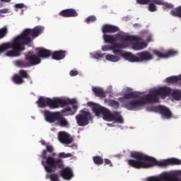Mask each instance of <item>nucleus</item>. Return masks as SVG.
Returning a JSON list of instances; mask_svg holds the SVG:
<instances>
[{
    "label": "nucleus",
    "instance_id": "f257e3e1",
    "mask_svg": "<svg viewBox=\"0 0 181 181\" xmlns=\"http://www.w3.org/2000/svg\"><path fill=\"white\" fill-rule=\"evenodd\" d=\"M42 33L43 27L42 26H35L33 29H25L13 42H8L10 49H12V50L7 52L6 55L8 57H18V56H21V52L25 50V46L32 43V38L30 36H32L35 39V37H37L40 35H42Z\"/></svg>",
    "mask_w": 181,
    "mask_h": 181
},
{
    "label": "nucleus",
    "instance_id": "f03ea898",
    "mask_svg": "<svg viewBox=\"0 0 181 181\" xmlns=\"http://www.w3.org/2000/svg\"><path fill=\"white\" fill-rule=\"evenodd\" d=\"M131 158L127 163L135 169H148L152 166H168L169 165H181V160L177 158H171L165 161H158L155 158L146 156L141 152H132ZM135 159V160H134Z\"/></svg>",
    "mask_w": 181,
    "mask_h": 181
},
{
    "label": "nucleus",
    "instance_id": "7ed1b4c3",
    "mask_svg": "<svg viewBox=\"0 0 181 181\" xmlns=\"http://www.w3.org/2000/svg\"><path fill=\"white\" fill-rule=\"evenodd\" d=\"M40 144L45 146V149L42 150L40 156L42 159V165L44 166L45 170L47 173H54L57 169H63L64 168V163L62 158H54L53 156H47V153H53L54 152V147L50 143H46L45 140H41Z\"/></svg>",
    "mask_w": 181,
    "mask_h": 181
},
{
    "label": "nucleus",
    "instance_id": "20e7f679",
    "mask_svg": "<svg viewBox=\"0 0 181 181\" xmlns=\"http://www.w3.org/2000/svg\"><path fill=\"white\" fill-rule=\"evenodd\" d=\"M77 104V100L76 99H68L62 100L61 98H55L54 99L49 98V108L56 109L59 108V107H66V105H72V108L70 107H66L61 111L62 114L69 117V115H74L78 110V105Z\"/></svg>",
    "mask_w": 181,
    "mask_h": 181
},
{
    "label": "nucleus",
    "instance_id": "39448f33",
    "mask_svg": "<svg viewBox=\"0 0 181 181\" xmlns=\"http://www.w3.org/2000/svg\"><path fill=\"white\" fill-rule=\"evenodd\" d=\"M114 53L116 54H119L128 62H131L132 63H135L138 62H149V60H152L153 59V56L148 51H143L141 52L137 53V56L131 53V52H124L122 50H117L115 49Z\"/></svg>",
    "mask_w": 181,
    "mask_h": 181
},
{
    "label": "nucleus",
    "instance_id": "423d86ee",
    "mask_svg": "<svg viewBox=\"0 0 181 181\" xmlns=\"http://www.w3.org/2000/svg\"><path fill=\"white\" fill-rule=\"evenodd\" d=\"M42 60L37 55L33 54V52L29 51L25 54V60L18 59L14 62L15 65L21 69H26L28 67H32V66H36L40 64Z\"/></svg>",
    "mask_w": 181,
    "mask_h": 181
},
{
    "label": "nucleus",
    "instance_id": "0eeeda50",
    "mask_svg": "<svg viewBox=\"0 0 181 181\" xmlns=\"http://www.w3.org/2000/svg\"><path fill=\"white\" fill-rule=\"evenodd\" d=\"M76 119L78 127H86L91 121V113L88 109L85 108L80 110V113L76 116Z\"/></svg>",
    "mask_w": 181,
    "mask_h": 181
},
{
    "label": "nucleus",
    "instance_id": "6e6552de",
    "mask_svg": "<svg viewBox=\"0 0 181 181\" xmlns=\"http://www.w3.org/2000/svg\"><path fill=\"white\" fill-rule=\"evenodd\" d=\"M147 181H181V180L173 173L165 172L160 174L158 177H148Z\"/></svg>",
    "mask_w": 181,
    "mask_h": 181
},
{
    "label": "nucleus",
    "instance_id": "1a4fd4ad",
    "mask_svg": "<svg viewBox=\"0 0 181 181\" xmlns=\"http://www.w3.org/2000/svg\"><path fill=\"white\" fill-rule=\"evenodd\" d=\"M124 105L130 111H139L141 107L145 105V102L142 100V97H141L139 99L129 101Z\"/></svg>",
    "mask_w": 181,
    "mask_h": 181
},
{
    "label": "nucleus",
    "instance_id": "9d476101",
    "mask_svg": "<svg viewBox=\"0 0 181 181\" xmlns=\"http://www.w3.org/2000/svg\"><path fill=\"white\" fill-rule=\"evenodd\" d=\"M115 42L119 40V42H122V43H128V42L139 40V37L134 35H126L122 33H118L115 35Z\"/></svg>",
    "mask_w": 181,
    "mask_h": 181
},
{
    "label": "nucleus",
    "instance_id": "9b49d317",
    "mask_svg": "<svg viewBox=\"0 0 181 181\" xmlns=\"http://www.w3.org/2000/svg\"><path fill=\"white\" fill-rule=\"evenodd\" d=\"M156 91V89H154L150 92V94L146 95L145 97H141L144 105L146 104V103L153 104V103H158L159 101V95L155 93Z\"/></svg>",
    "mask_w": 181,
    "mask_h": 181
},
{
    "label": "nucleus",
    "instance_id": "f8f14e48",
    "mask_svg": "<svg viewBox=\"0 0 181 181\" xmlns=\"http://www.w3.org/2000/svg\"><path fill=\"white\" fill-rule=\"evenodd\" d=\"M60 115L59 112H50L49 110L44 111V117L47 122L49 124H53L57 121V118Z\"/></svg>",
    "mask_w": 181,
    "mask_h": 181
},
{
    "label": "nucleus",
    "instance_id": "ddd939ff",
    "mask_svg": "<svg viewBox=\"0 0 181 181\" xmlns=\"http://www.w3.org/2000/svg\"><path fill=\"white\" fill-rule=\"evenodd\" d=\"M59 15L62 18H76L78 16V13L74 8H66L61 11Z\"/></svg>",
    "mask_w": 181,
    "mask_h": 181
},
{
    "label": "nucleus",
    "instance_id": "4468645a",
    "mask_svg": "<svg viewBox=\"0 0 181 181\" xmlns=\"http://www.w3.org/2000/svg\"><path fill=\"white\" fill-rule=\"evenodd\" d=\"M59 175L60 177L64 180H71V179L74 177L73 170H71V168L69 167H66L65 168L61 170Z\"/></svg>",
    "mask_w": 181,
    "mask_h": 181
},
{
    "label": "nucleus",
    "instance_id": "2eb2a0df",
    "mask_svg": "<svg viewBox=\"0 0 181 181\" xmlns=\"http://www.w3.org/2000/svg\"><path fill=\"white\" fill-rule=\"evenodd\" d=\"M58 139L62 144L69 145L73 142V138L66 132H60L58 134Z\"/></svg>",
    "mask_w": 181,
    "mask_h": 181
},
{
    "label": "nucleus",
    "instance_id": "dca6fc26",
    "mask_svg": "<svg viewBox=\"0 0 181 181\" xmlns=\"http://www.w3.org/2000/svg\"><path fill=\"white\" fill-rule=\"evenodd\" d=\"M153 53L159 59H168V57H173V56H176V54H177V51L170 49L166 52V54H163L158 50H154Z\"/></svg>",
    "mask_w": 181,
    "mask_h": 181
},
{
    "label": "nucleus",
    "instance_id": "f3484780",
    "mask_svg": "<svg viewBox=\"0 0 181 181\" xmlns=\"http://www.w3.org/2000/svg\"><path fill=\"white\" fill-rule=\"evenodd\" d=\"M155 93L156 94L160 95V97H162L163 98H165V97L170 95V93H172V89L170 88L164 86L158 89H156Z\"/></svg>",
    "mask_w": 181,
    "mask_h": 181
},
{
    "label": "nucleus",
    "instance_id": "a211bd4d",
    "mask_svg": "<svg viewBox=\"0 0 181 181\" xmlns=\"http://www.w3.org/2000/svg\"><path fill=\"white\" fill-rule=\"evenodd\" d=\"M88 105L89 107H93V111L95 115H96L97 117H100V115H101V114L103 115L105 110V107H104L103 106H100L98 105H94L93 103V102H88Z\"/></svg>",
    "mask_w": 181,
    "mask_h": 181
},
{
    "label": "nucleus",
    "instance_id": "6ab92c4d",
    "mask_svg": "<svg viewBox=\"0 0 181 181\" xmlns=\"http://www.w3.org/2000/svg\"><path fill=\"white\" fill-rule=\"evenodd\" d=\"M118 27L110 24H105L102 28V32L105 35V33H115L118 32Z\"/></svg>",
    "mask_w": 181,
    "mask_h": 181
},
{
    "label": "nucleus",
    "instance_id": "aec40b11",
    "mask_svg": "<svg viewBox=\"0 0 181 181\" xmlns=\"http://www.w3.org/2000/svg\"><path fill=\"white\" fill-rule=\"evenodd\" d=\"M37 57L40 59L42 57V59H48V57H50L52 56V51L49 49H46L45 48H37Z\"/></svg>",
    "mask_w": 181,
    "mask_h": 181
},
{
    "label": "nucleus",
    "instance_id": "412c9836",
    "mask_svg": "<svg viewBox=\"0 0 181 181\" xmlns=\"http://www.w3.org/2000/svg\"><path fill=\"white\" fill-rule=\"evenodd\" d=\"M114 50H122L119 49H113L112 52L114 53V54H107L105 57L106 60H107L108 62H112V63H117V62H119V60H121V58L119 57V56L121 57H122V55H120L119 54H116L115 52H114Z\"/></svg>",
    "mask_w": 181,
    "mask_h": 181
},
{
    "label": "nucleus",
    "instance_id": "4be33fe9",
    "mask_svg": "<svg viewBox=\"0 0 181 181\" xmlns=\"http://www.w3.org/2000/svg\"><path fill=\"white\" fill-rule=\"evenodd\" d=\"M157 110L160 112L163 117H165V118L169 119L172 117V112H170L169 108L165 106L159 105L157 107Z\"/></svg>",
    "mask_w": 181,
    "mask_h": 181
},
{
    "label": "nucleus",
    "instance_id": "5701e85b",
    "mask_svg": "<svg viewBox=\"0 0 181 181\" xmlns=\"http://www.w3.org/2000/svg\"><path fill=\"white\" fill-rule=\"evenodd\" d=\"M141 40V38L139 37L138 40H135L133 45H132V49L134 50H144V49H146L148 47V44L146 42H139Z\"/></svg>",
    "mask_w": 181,
    "mask_h": 181
},
{
    "label": "nucleus",
    "instance_id": "b1692460",
    "mask_svg": "<svg viewBox=\"0 0 181 181\" xmlns=\"http://www.w3.org/2000/svg\"><path fill=\"white\" fill-rule=\"evenodd\" d=\"M36 103L37 104L38 107H40V108L49 107L50 103V98H43L41 96L38 98V101H37Z\"/></svg>",
    "mask_w": 181,
    "mask_h": 181
},
{
    "label": "nucleus",
    "instance_id": "393cba45",
    "mask_svg": "<svg viewBox=\"0 0 181 181\" xmlns=\"http://www.w3.org/2000/svg\"><path fill=\"white\" fill-rule=\"evenodd\" d=\"M52 57L54 60H63L66 57V51L59 50L52 53Z\"/></svg>",
    "mask_w": 181,
    "mask_h": 181
},
{
    "label": "nucleus",
    "instance_id": "a878e982",
    "mask_svg": "<svg viewBox=\"0 0 181 181\" xmlns=\"http://www.w3.org/2000/svg\"><path fill=\"white\" fill-rule=\"evenodd\" d=\"M139 98V95H138V93L136 92H130L128 93H126L124 97H121L118 98V101H125V100H131V98Z\"/></svg>",
    "mask_w": 181,
    "mask_h": 181
},
{
    "label": "nucleus",
    "instance_id": "bb28decb",
    "mask_svg": "<svg viewBox=\"0 0 181 181\" xmlns=\"http://www.w3.org/2000/svg\"><path fill=\"white\" fill-rule=\"evenodd\" d=\"M112 121H115L118 124H124V119L122 118V116L121 115V113L119 112H113L112 115Z\"/></svg>",
    "mask_w": 181,
    "mask_h": 181
},
{
    "label": "nucleus",
    "instance_id": "cd10ccee",
    "mask_svg": "<svg viewBox=\"0 0 181 181\" xmlns=\"http://www.w3.org/2000/svg\"><path fill=\"white\" fill-rule=\"evenodd\" d=\"M92 91L94 93L96 97H100V98H105V92L101 88L93 87Z\"/></svg>",
    "mask_w": 181,
    "mask_h": 181
},
{
    "label": "nucleus",
    "instance_id": "c85d7f7f",
    "mask_svg": "<svg viewBox=\"0 0 181 181\" xmlns=\"http://www.w3.org/2000/svg\"><path fill=\"white\" fill-rule=\"evenodd\" d=\"M102 115L103 116V119H105V121H108L109 122L112 121V113H111L110 110L105 108Z\"/></svg>",
    "mask_w": 181,
    "mask_h": 181
},
{
    "label": "nucleus",
    "instance_id": "c756f323",
    "mask_svg": "<svg viewBox=\"0 0 181 181\" xmlns=\"http://www.w3.org/2000/svg\"><path fill=\"white\" fill-rule=\"evenodd\" d=\"M103 40H105V43H110V45H113L115 42V35H110L104 34Z\"/></svg>",
    "mask_w": 181,
    "mask_h": 181
},
{
    "label": "nucleus",
    "instance_id": "7c9ffc66",
    "mask_svg": "<svg viewBox=\"0 0 181 181\" xmlns=\"http://www.w3.org/2000/svg\"><path fill=\"white\" fill-rule=\"evenodd\" d=\"M57 121L58 124H59L60 127H67V125H69V122L67 119H66L63 115H61L60 113L58 116V118L57 119Z\"/></svg>",
    "mask_w": 181,
    "mask_h": 181
},
{
    "label": "nucleus",
    "instance_id": "2f4dec72",
    "mask_svg": "<svg viewBox=\"0 0 181 181\" xmlns=\"http://www.w3.org/2000/svg\"><path fill=\"white\" fill-rule=\"evenodd\" d=\"M165 81L166 83H181L180 75H179L178 76H170L165 79Z\"/></svg>",
    "mask_w": 181,
    "mask_h": 181
},
{
    "label": "nucleus",
    "instance_id": "473e14b6",
    "mask_svg": "<svg viewBox=\"0 0 181 181\" xmlns=\"http://www.w3.org/2000/svg\"><path fill=\"white\" fill-rule=\"evenodd\" d=\"M128 46V42L117 43V41H115V43H113L112 47H113V49H127Z\"/></svg>",
    "mask_w": 181,
    "mask_h": 181
},
{
    "label": "nucleus",
    "instance_id": "72a5a7b5",
    "mask_svg": "<svg viewBox=\"0 0 181 181\" xmlns=\"http://www.w3.org/2000/svg\"><path fill=\"white\" fill-rule=\"evenodd\" d=\"M170 15L175 18H181V6L175 8L174 10L170 11Z\"/></svg>",
    "mask_w": 181,
    "mask_h": 181
},
{
    "label": "nucleus",
    "instance_id": "f704fd0d",
    "mask_svg": "<svg viewBox=\"0 0 181 181\" xmlns=\"http://www.w3.org/2000/svg\"><path fill=\"white\" fill-rule=\"evenodd\" d=\"M171 95L173 100H176L177 101H180L181 100V91L179 90H174L171 92Z\"/></svg>",
    "mask_w": 181,
    "mask_h": 181
},
{
    "label": "nucleus",
    "instance_id": "c9c22d12",
    "mask_svg": "<svg viewBox=\"0 0 181 181\" xmlns=\"http://www.w3.org/2000/svg\"><path fill=\"white\" fill-rule=\"evenodd\" d=\"M107 104L110 105V107H112V108H115V110H118L119 108V103L117 100H108Z\"/></svg>",
    "mask_w": 181,
    "mask_h": 181
},
{
    "label": "nucleus",
    "instance_id": "e433bc0d",
    "mask_svg": "<svg viewBox=\"0 0 181 181\" xmlns=\"http://www.w3.org/2000/svg\"><path fill=\"white\" fill-rule=\"evenodd\" d=\"M13 83H15V84H23V83H24V80L23 78H22V77L21 76H19L18 74H16L13 76L12 78Z\"/></svg>",
    "mask_w": 181,
    "mask_h": 181
},
{
    "label": "nucleus",
    "instance_id": "4c0bfd02",
    "mask_svg": "<svg viewBox=\"0 0 181 181\" xmlns=\"http://www.w3.org/2000/svg\"><path fill=\"white\" fill-rule=\"evenodd\" d=\"M93 160L95 165H103L104 163V159L100 156H96L93 158Z\"/></svg>",
    "mask_w": 181,
    "mask_h": 181
},
{
    "label": "nucleus",
    "instance_id": "58836bf2",
    "mask_svg": "<svg viewBox=\"0 0 181 181\" xmlns=\"http://www.w3.org/2000/svg\"><path fill=\"white\" fill-rule=\"evenodd\" d=\"M8 49H11V47H9V44L8 42H4L0 45V54H2V53L6 52Z\"/></svg>",
    "mask_w": 181,
    "mask_h": 181
},
{
    "label": "nucleus",
    "instance_id": "ea45409f",
    "mask_svg": "<svg viewBox=\"0 0 181 181\" xmlns=\"http://www.w3.org/2000/svg\"><path fill=\"white\" fill-rule=\"evenodd\" d=\"M46 179H49L51 181H60L59 179V175L56 173H52L51 175H47Z\"/></svg>",
    "mask_w": 181,
    "mask_h": 181
},
{
    "label": "nucleus",
    "instance_id": "a19ab883",
    "mask_svg": "<svg viewBox=\"0 0 181 181\" xmlns=\"http://www.w3.org/2000/svg\"><path fill=\"white\" fill-rule=\"evenodd\" d=\"M8 34V28L6 26L0 29V39H4Z\"/></svg>",
    "mask_w": 181,
    "mask_h": 181
},
{
    "label": "nucleus",
    "instance_id": "79ce46f5",
    "mask_svg": "<svg viewBox=\"0 0 181 181\" xmlns=\"http://www.w3.org/2000/svg\"><path fill=\"white\" fill-rule=\"evenodd\" d=\"M19 76L21 77V78H29V75L28 74V71L25 70L21 69L19 71Z\"/></svg>",
    "mask_w": 181,
    "mask_h": 181
},
{
    "label": "nucleus",
    "instance_id": "37998d69",
    "mask_svg": "<svg viewBox=\"0 0 181 181\" xmlns=\"http://www.w3.org/2000/svg\"><path fill=\"white\" fill-rule=\"evenodd\" d=\"M148 9L150 12H156V5L154 3H150L148 6Z\"/></svg>",
    "mask_w": 181,
    "mask_h": 181
},
{
    "label": "nucleus",
    "instance_id": "c03bdc74",
    "mask_svg": "<svg viewBox=\"0 0 181 181\" xmlns=\"http://www.w3.org/2000/svg\"><path fill=\"white\" fill-rule=\"evenodd\" d=\"M72 156L73 155H71V153H66L64 152H62L59 153V158H71Z\"/></svg>",
    "mask_w": 181,
    "mask_h": 181
},
{
    "label": "nucleus",
    "instance_id": "a18cd8bd",
    "mask_svg": "<svg viewBox=\"0 0 181 181\" xmlns=\"http://www.w3.org/2000/svg\"><path fill=\"white\" fill-rule=\"evenodd\" d=\"M97 21V18L94 16H90L86 19V23H91V22H95Z\"/></svg>",
    "mask_w": 181,
    "mask_h": 181
},
{
    "label": "nucleus",
    "instance_id": "49530a36",
    "mask_svg": "<svg viewBox=\"0 0 181 181\" xmlns=\"http://www.w3.org/2000/svg\"><path fill=\"white\" fill-rule=\"evenodd\" d=\"M136 2L139 5H148L151 0H136Z\"/></svg>",
    "mask_w": 181,
    "mask_h": 181
},
{
    "label": "nucleus",
    "instance_id": "de8ad7c7",
    "mask_svg": "<svg viewBox=\"0 0 181 181\" xmlns=\"http://www.w3.org/2000/svg\"><path fill=\"white\" fill-rule=\"evenodd\" d=\"M103 162L105 163V166L107 165H108L110 168H112L114 166V165L112 164V162H111V160L108 158H105Z\"/></svg>",
    "mask_w": 181,
    "mask_h": 181
},
{
    "label": "nucleus",
    "instance_id": "09e8293b",
    "mask_svg": "<svg viewBox=\"0 0 181 181\" xmlns=\"http://www.w3.org/2000/svg\"><path fill=\"white\" fill-rule=\"evenodd\" d=\"M102 50L103 52H107V50H114V47L110 46V45H105L102 47Z\"/></svg>",
    "mask_w": 181,
    "mask_h": 181
},
{
    "label": "nucleus",
    "instance_id": "8fccbe9b",
    "mask_svg": "<svg viewBox=\"0 0 181 181\" xmlns=\"http://www.w3.org/2000/svg\"><path fill=\"white\" fill-rule=\"evenodd\" d=\"M9 10L8 8H3L0 10V19L1 18H4V15L2 13H8Z\"/></svg>",
    "mask_w": 181,
    "mask_h": 181
},
{
    "label": "nucleus",
    "instance_id": "3c124183",
    "mask_svg": "<svg viewBox=\"0 0 181 181\" xmlns=\"http://www.w3.org/2000/svg\"><path fill=\"white\" fill-rule=\"evenodd\" d=\"M14 6L17 9H23V8H25V4L23 3L16 4H15Z\"/></svg>",
    "mask_w": 181,
    "mask_h": 181
},
{
    "label": "nucleus",
    "instance_id": "603ef678",
    "mask_svg": "<svg viewBox=\"0 0 181 181\" xmlns=\"http://www.w3.org/2000/svg\"><path fill=\"white\" fill-rule=\"evenodd\" d=\"M69 74H70L71 77H74V76L78 75V71L71 70V71H70Z\"/></svg>",
    "mask_w": 181,
    "mask_h": 181
},
{
    "label": "nucleus",
    "instance_id": "864d4df0",
    "mask_svg": "<svg viewBox=\"0 0 181 181\" xmlns=\"http://www.w3.org/2000/svg\"><path fill=\"white\" fill-rule=\"evenodd\" d=\"M153 4H156V5H162L163 3L162 0H151Z\"/></svg>",
    "mask_w": 181,
    "mask_h": 181
},
{
    "label": "nucleus",
    "instance_id": "5fc2aeb1",
    "mask_svg": "<svg viewBox=\"0 0 181 181\" xmlns=\"http://www.w3.org/2000/svg\"><path fill=\"white\" fill-rule=\"evenodd\" d=\"M94 59H100L103 57V55L101 54L96 53L93 55Z\"/></svg>",
    "mask_w": 181,
    "mask_h": 181
},
{
    "label": "nucleus",
    "instance_id": "6e6d98bb",
    "mask_svg": "<svg viewBox=\"0 0 181 181\" xmlns=\"http://www.w3.org/2000/svg\"><path fill=\"white\" fill-rule=\"evenodd\" d=\"M165 8H168V9H172L173 8V6L170 4H165Z\"/></svg>",
    "mask_w": 181,
    "mask_h": 181
},
{
    "label": "nucleus",
    "instance_id": "4d7b16f0",
    "mask_svg": "<svg viewBox=\"0 0 181 181\" xmlns=\"http://www.w3.org/2000/svg\"><path fill=\"white\" fill-rule=\"evenodd\" d=\"M146 42H152V37L148 36L146 39Z\"/></svg>",
    "mask_w": 181,
    "mask_h": 181
},
{
    "label": "nucleus",
    "instance_id": "13d9d810",
    "mask_svg": "<svg viewBox=\"0 0 181 181\" xmlns=\"http://www.w3.org/2000/svg\"><path fill=\"white\" fill-rule=\"evenodd\" d=\"M1 2H6V3H9L11 2V0H0Z\"/></svg>",
    "mask_w": 181,
    "mask_h": 181
},
{
    "label": "nucleus",
    "instance_id": "bf43d9fd",
    "mask_svg": "<svg viewBox=\"0 0 181 181\" xmlns=\"http://www.w3.org/2000/svg\"><path fill=\"white\" fill-rule=\"evenodd\" d=\"M2 6H4V3L0 2V8H2Z\"/></svg>",
    "mask_w": 181,
    "mask_h": 181
},
{
    "label": "nucleus",
    "instance_id": "052dcab7",
    "mask_svg": "<svg viewBox=\"0 0 181 181\" xmlns=\"http://www.w3.org/2000/svg\"><path fill=\"white\" fill-rule=\"evenodd\" d=\"M138 26H139V24H134V28H138Z\"/></svg>",
    "mask_w": 181,
    "mask_h": 181
}]
</instances>
